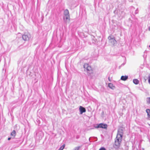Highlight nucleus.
Returning a JSON list of instances; mask_svg holds the SVG:
<instances>
[{
	"label": "nucleus",
	"mask_w": 150,
	"mask_h": 150,
	"mask_svg": "<svg viewBox=\"0 0 150 150\" xmlns=\"http://www.w3.org/2000/svg\"><path fill=\"white\" fill-rule=\"evenodd\" d=\"M84 68L86 69L88 73H92L93 69L91 66L87 63H85L84 65Z\"/></svg>",
	"instance_id": "nucleus-2"
},
{
	"label": "nucleus",
	"mask_w": 150,
	"mask_h": 150,
	"mask_svg": "<svg viewBox=\"0 0 150 150\" xmlns=\"http://www.w3.org/2000/svg\"><path fill=\"white\" fill-rule=\"evenodd\" d=\"M148 82L150 84V74L148 76Z\"/></svg>",
	"instance_id": "nucleus-16"
},
{
	"label": "nucleus",
	"mask_w": 150,
	"mask_h": 150,
	"mask_svg": "<svg viewBox=\"0 0 150 150\" xmlns=\"http://www.w3.org/2000/svg\"><path fill=\"white\" fill-rule=\"evenodd\" d=\"M65 144H64L62 146H61L58 150H63L64 148Z\"/></svg>",
	"instance_id": "nucleus-12"
},
{
	"label": "nucleus",
	"mask_w": 150,
	"mask_h": 150,
	"mask_svg": "<svg viewBox=\"0 0 150 150\" xmlns=\"http://www.w3.org/2000/svg\"><path fill=\"white\" fill-rule=\"evenodd\" d=\"M146 102L148 103H150V97H148L147 98Z\"/></svg>",
	"instance_id": "nucleus-13"
},
{
	"label": "nucleus",
	"mask_w": 150,
	"mask_h": 150,
	"mask_svg": "<svg viewBox=\"0 0 150 150\" xmlns=\"http://www.w3.org/2000/svg\"><path fill=\"white\" fill-rule=\"evenodd\" d=\"M108 79L109 80V81H110V77H108Z\"/></svg>",
	"instance_id": "nucleus-19"
},
{
	"label": "nucleus",
	"mask_w": 150,
	"mask_h": 150,
	"mask_svg": "<svg viewBox=\"0 0 150 150\" xmlns=\"http://www.w3.org/2000/svg\"><path fill=\"white\" fill-rule=\"evenodd\" d=\"M79 146L75 148L74 150H79Z\"/></svg>",
	"instance_id": "nucleus-15"
},
{
	"label": "nucleus",
	"mask_w": 150,
	"mask_h": 150,
	"mask_svg": "<svg viewBox=\"0 0 150 150\" xmlns=\"http://www.w3.org/2000/svg\"><path fill=\"white\" fill-rule=\"evenodd\" d=\"M11 138H10V137L8 138V140H9L11 139Z\"/></svg>",
	"instance_id": "nucleus-18"
},
{
	"label": "nucleus",
	"mask_w": 150,
	"mask_h": 150,
	"mask_svg": "<svg viewBox=\"0 0 150 150\" xmlns=\"http://www.w3.org/2000/svg\"><path fill=\"white\" fill-rule=\"evenodd\" d=\"M64 14L65 16L64 19L66 20H70V16L69 15V11L67 9L65 10L64 12Z\"/></svg>",
	"instance_id": "nucleus-3"
},
{
	"label": "nucleus",
	"mask_w": 150,
	"mask_h": 150,
	"mask_svg": "<svg viewBox=\"0 0 150 150\" xmlns=\"http://www.w3.org/2000/svg\"><path fill=\"white\" fill-rule=\"evenodd\" d=\"M11 136L14 137H15L16 135V132L15 130H13L11 133Z\"/></svg>",
	"instance_id": "nucleus-10"
},
{
	"label": "nucleus",
	"mask_w": 150,
	"mask_h": 150,
	"mask_svg": "<svg viewBox=\"0 0 150 150\" xmlns=\"http://www.w3.org/2000/svg\"><path fill=\"white\" fill-rule=\"evenodd\" d=\"M146 112L147 114L148 117L149 119L150 120V110L147 109L146 110Z\"/></svg>",
	"instance_id": "nucleus-9"
},
{
	"label": "nucleus",
	"mask_w": 150,
	"mask_h": 150,
	"mask_svg": "<svg viewBox=\"0 0 150 150\" xmlns=\"http://www.w3.org/2000/svg\"><path fill=\"white\" fill-rule=\"evenodd\" d=\"M79 109L80 111V113L81 114H82L83 113L85 112H86V110L85 108L81 106H80Z\"/></svg>",
	"instance_id": "nucleus-6"
},
{
	"label": "nucleus",
	"mask_w": 150,
	"mask_h": 150,
	"mask_svg": "<svg viewBox=\"0 0 150 150\" xmlns=\"http://www.w3.org/2000/svg\"><path fill=\"white\" fill-rule=\"evenodd\" d=\"M149 30H150V28H149Z\"/></svg>",
	"instance_id": "nucleus-20"
},
{
	"label": "nucleus",
	"mask_w": 150,
	"mask_h": 150,
	"mask_svg": "<svg viewBox=\"0 0 150 150\" xmlns=\"http://www.w3.org/2000/svg\"><path fill=\"white\" fill-rule=\"evenodd\" d=\"M112 84L111 83H110L108 84V86L110 88H112Z\"/></svg>",
	"instance_id": "nucleus-14"
},
{
	"label": "nucleus",
	"mask_w": 150,
	"mask_h": 150,
	"mask_svg": "<svg viewBox=\"0 0 150 150\" xmlns=\"http://www.w3.org/2000/svg\"><path fill=\"white\" fill-rule=\"evenodd\" d=\"M23 39L25 41L27 40H29V38L28 35H23L22 36Z\"/></svg>",
	"instance_id": "nucleus-8"
},
{
	"label": "nucleus",
	"mask_w": 150,
	"mask_h": 150,
	"mask_svg": "<svg viewBox=\"0 0 150 150\" xmlns=\"http://www.w3.org/2000/svg\"><path fill=\"white\" fill-rule=\"evenodd\" d=\"M128 78V76H122L121 77V79L122 81H126V80Z\"/></svg>",
	"instance_id": "nucleus-7"
},
{
	"label": "nucleus",
	"mask_w": 150,
	"mask_h": 150,
	"mask_svg": "<svg viewBox=\"0 0 150 150\" xmlns=\"http://www.w3.org/2000/svg\"><path fill=\"white\" fill-rule=\"evenodd\" d=\"M105 149L104 147H102L99 150H105Z\"/></svg>",
	"instance_id": "nucleus-17"
},
{
	"label": "nucleus",
	"mask_w": 150,
	"mask_h": 150,
	"mask_svg": "<svg viewBox=\"0 0 150 150\" xmlns=\"http://www.w3.org/2000/svg\"><path fill=\"white\" fill-rule=\"evenodd\" d=\"M123 134L122 129H119L118 131V133L115 141V145L117 146H119L122 141Z\"/></svg>",
	"instance_id": "nucleus-1"
},
{
	"label": "nucleus",
	"mask_w": 150,
	"mask_h": 150,
	"mask_svg": "<svg viewBox=\"0 0 150 150\" xmlns=\"http://www.w3.org/2000/svg\"><path fill=\"white\" fill-rule=\"evenodd\" d=\"M133 82L134 84H137L139 83V81L137 79H134L133 80Z\"/></svg>",
	"instance_id": "nucleus-11"
},
{
	"label": "nucleus",
	"mask_w": 150,
	"mask_h": 150,
	"mask_svg": "<svg viewBox=\"0 0 150 150\" xmlns=\"http://www.w3.org/2000/svg\"><path fill=\"white\" fill-rule=\"evenodd\" d=\"M108 39L109 40L110 42L112 43V44H114L116 42L114 37L113 36H109Z\"/></svg>",
	"instance_id": "nucleus-5"
},
{
	"label": "nucleus",
	"mask_w": 150,
	"mask_h": 150,
	"mask_svg": "<svg viewBox=\"0 0 150 150\" xmlns=\"http://www.w3.org/2000/svg\"><path fill=\"white\" fill-rule=\"evenodd\" d=\"M149 47H150V45L149 46Z\"/></svg>",
	"instance_id": "nucleus-21"
},
{
	"label": "nucleus",
	"mask_w": 150,
	"mask_h": 150,
	"mask_svg": "<svg viewBox=\"0 0 150 150\" xmlns=\"http://www.w3.org/2000/svg\"><path fill=\"white\" fill-rule=\"evenodd\" d=\"M108 127L107 125L103 123H100L97 126L95 127L96 128H102L106 129Z\"/></svg>",
	"instance_id": "nucleus-4"
}]
</instances>
